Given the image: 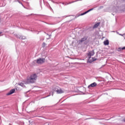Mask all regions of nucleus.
<instances>
[{"label": "nucleus", "mask_w": 125, "mask_h": 125, "mask_svg": "<svg viewBox=\"0 0 125 125\" xmlns=\"http://www.w3.org/2000/svg\"><path fill=\"white\" fill-rule=\"evenodd\" d=\"M92 10H93V8H91L89 9V10L82 13L81 14V16L84 15L85 14H86V13H88V12H90V11H91Z\"/></svg>", "instance_id": "nucleus-7"}, {"label": "nucleus", "mask_w": 125, "mask_h": 125, "mask_svg": "<svg viewBox=\"0 0 125 125\" xmlns=\"http://www.w3.org/2000/svg\"><path fill=\"white\" fill-rule=\"evenodd\" d=\"M119 36H122V37H124V34H119Z\"/></svg>", "instance_id": "nucleus-17"}, {"label": "nucleus", "mask_w": 125, "mask_h": 125, "mask_svg": "<svg viewBox=\"0 0 125 125\" xmlns=\"http://www.w3.org/2000/svg\"><path fill=\"white\" fill-rule=\"evenodd\" d=\"M44 39L43 38L42 39V41H44Z\"/></svg>", "instance_id": "nucleus-20"}, {"label": "nucleus", "mask_w": 125, "mask_h": 125, "mask_svg": "<svg viewBox=\"0 0 125 125\" xmlns=\"http://www.w3.org/2000/svg\"><path fill=\"white\" fill-rule=\"evenodd\" d=\"M37 79L38 75L36 73L32 74L29 77L27 78L26 83H35Z\"/></svg>", "instance_id": "nucleus-1"}, {"label": "nucleus", "mask_w": 125, "mask_h": 125, "mask_svg": "<svg viewBox=\"0 0 125 125\" xmlns=\"http://www.w3.org/2000/svg\"><path fill=\"white\" fill-rule=\"evenodd\" d=\"M9 125H11V124H9Z\"/></svg>", "instance_id": "nucleus-21"}, {"label": "nucleus", "mask_w": 125, "mask_h": 125, "mask_svg": "<svg viewBox=\"0 0 125 125\" xmlns=\"http://www.w3.org/2000/svg\"><path fill=\"white\" fill-rule=\"evenodd\" d=\"M79 0H76V1H72V2H69V3H67L66 4H65V5H67L68 4H71V3H73L74 2H76V1H79Z\"/></svg>", "instance_id": "nucleus-13"}, {"label": "nucleus", "mask_w": 125, "mask_h": 125, "mask_svg": "<svg viewBox=\"0 0 125 125\" xmlns=\"http://www.w3.org/2000/svg\"><path fill=\"white\" fill-rule=\"evenodd\" d=\"M100 25V22H98L94 25L93 28H97Z\"/></svg>", "instance_id": "nucleus-12"}, {"label": "nucleus", "mask_w": 125, "mask_h": 125, "mask_svg": "<svg viewBox=\"0 0 125 125\" xmlns=\"http://www.w3.org/2000/svg\"><path fill=\"white\" fill-rule=\"evenodd\" d=\"M104 45H109V40H107L104 42Z\"/></svg>", "instance_id": "nucleus-9"}, {"label": "nucleus", "mask_w": 125, "mask_h": 125, "mask_svg": "<svg viewBox=\"0 0 125 125\" xmlns=\"http://www.w3.org/2000/svg\"><path fill=\"white\" fill-rule=\"evenodd\" d=\"M97 85V83H96L94 82L88 86V88H90V87H94Z\"/></svg>", "instance_id": "nucleus-5"}, {"label": "nucleus", "mask_w": 125, "mask_h": 125, "mask_svg": "<svg viewBox=\"0 0 125 125\" xmlns=\"http://www.w3.org/2000/svg\"><path fill=\"white\" fill-rule=\"evenodd\" d=\"M125 49V46L122 48L119 47L118 49V51H123V50Z\"/></svg>", "instance_id": "nucleus-11"}, {"label": "nucleus", "mask_w": 125, "mask_h": 125, "mask_svg": "<svg viewBox=\"0 0 125 125\" xmlns=\"http://www.w3.org/2000/svg\"><path fill=\"white\" fill-rule=\"evenodd\" d=\"M116 33L117 34H118V35H120V33H119V32H117Z\"/></svg>", "instance_id": "nucleus-18"}, {"label": "nucleus", "mask_w": 125, "mask_h": 125, "mask_svg": "<svg viewBox=\"0 0 125 125\" xmlns=\"http://www.w3.org/2000/svg\"><path fill=\"white\" fill-rule=\"evenodd\" d=\"M35 62H36V63L37 64H43V63H44V62H45V59L44 58H39L37 60V61H35Z\"/></svg>", "instance_id": "nucleus-2"}, {"label": "nucleus", "mask_w": 125, "mask_h": 125, "mask_svg": "<svg viewBox=\"0 0 125 125\" xmlns=\"http://www.w3.org/2000/svg\"><path fill=\"white\" fill-rule=\"evenodd\" d=\"M87 40V37H84L82 39H81V40H79L78 41V42L79 43H82V42H85V41H86Z\"/></svg>", "instance_id": "nucleus-4"}, {"label": "nucleus", "mask_w": 125, "mask_h": 125, "mask_svg": "<svg viewBox=\"0 0 125 125\" xmlns=\"http://www.w3.org/2000/svg\"><path fill=\"white\" fill-rule=\"evenodd\" d=\"M1 34H2V32H0V35H1Z\"/></svg>", "instance_id": "nucleus-19"}, {"label": "nucleus", "mask_w": 125, "mask_h": 125, "mask_svg": "<svg viewBox=\"0 0 125 125\" xmlns=\"http://www.w3.org/2000/svg\"><path fill=\"white\" fill-rule=\"evenodd\" d=\"M46 45V43H45V42H43L42 44V47H45Z\"/></svg>", "instance_id": "nucleus-16"}, {"label": "nucleus", "mask_w": 125, "mask_h": 125, "mask_svg": "<svg viewBox=\"0 0 125 125\" xmlns=\"http://www.w3.org/2000/svg\"><path fill=\"white\" fill-rule=\"evenodd\" d=\"M19 85H20L22 87H25V85H24V83H19Z\"/></svg>", "instance_id": "nucleus-14"}, {"label": "nucleus", "mask_w": 125, "mask_h": 125, "mask_svg": "<svg viewBox=\"0 0 125 125\" xmlns=\"http://www.w3.org/2000/svg\"><path fill=\"white\" fill-rule=\"evenodd\" d=\"M92 60H90L89 59H88V62L89 63H92V62H93V61H95V60H96V59H95L94 58H92Z\"/></svg>", "instance_id": "nucleus-10"}, {"label": "nucleus", "mask_w": 125, "mask_h": 125, "mask_svg": "<svg viewBox=\"0 0 125 125\" xmlns=\"http://www.w3.org/2000/svg\"><path fill=\"white\" fill-rule=\"evenodd\" d=\"M88 55V59H90L91 58V56H93L94 55V51H92L87 53Z\"/></svg>", "instance_id": "nucleus-3"}, {"label": "nucleus", "mask_w": 125, "mask_h": 125, "mask_svg": "<svg viewBox=\"0 0 125 125\" xmlns=\"http://www.w3.org/2000/svg\"><path fill=\"white\" fill-rule=\"evenodd\" d=\"M14 92H15V89H12L7 94V95H11V94H13Z\"/></svg>", "instance_id": "nucleus-6"}, {"label": "nucleus", "mask_w": 125, "mask_h": 125, "mask_svg": "<svg viewBox=\"0 0 125 125\" xmlns=\"http://www.w3.org/2000/svg\"><path fill=\"white\" fill-rule=\"evenodd\" d=\"M20 39H21V40H25L26 39V37L25 36H21Z\"/></svg>", "instance_id": "nucleus-15"}, {"label": "nucleus", "mask_w": 125, "mask_h": 125, "mask_svg": "<svg viewBox=\"0 0 125 125\" xmlns=\"http://www.w3.org/2000/svg\"><path fill=\"white\" fill-rule=\"evenodd\" d=\"M56 92L58 94H61V93H63V92H64V91L63 90H62V89H58V90H56Z\"/></svg>", "instance_id": "nucleus-8"}]
</instances>
